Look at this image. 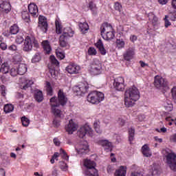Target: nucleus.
Here are the masks:
<instances>
[{"label":"nucleus","instance_id":"c03bdc74","mask_svg":"<svg viewBox=\"0 0 176 176\" xmlns=\"http://www.w3.org/2000/svg\"><path fill=\"white\" fill-rule=\"evenodd\" d=\"M21 122L24 127H28V126L30 125V120L27 118L25 116H23L21 118Z\"/></svg>","mask_w":176,"mask_h":176},{"label":"nucleus","instance_id":"4be33fe9","mask_svg":"<svg viewBox=\"0 0 176 176\" xmlns=\"http://www.w3.org/2000/svg\"><path fill=\"white\" fill-rule=\"evenodd\" d=\"M96 46L98 49L102 56H105V54H107V50H105V47H104V43H102V41H101V39H99L96 42Z\"/></svg>","mask_w":176,"mask_h":176},{"label":"nucleus","instance_id":"2f4dec72","mask_svg":"<svg viewBox=\"0 0 176 176\" xmlns=\"http://www.w3.org/2000/svg\"><path fill=\"white\" fill-rule=\"evenodd\" d=\"M148 20L153 25H156V23H157V17L155 16V14L150 12L148 14Z\"/></svg>","mask_w":176,"mask_h":176},{"label":"nucleus","instance_id":"cd10ccee","mask_svg":"<svg viewBox=\"0 0 176 176\" xmlns=\"http://www.w3.org/2000/svg\"><path fill=\"white\" fill-rule=\"evenodd\" d=\"M42 45L45 53L49 54L52 52V47H50V44H49V41H44L42 42Z\"/></svg>","mask_w":176,"mask_h":176},{"label":"nucleus","instance_id":"09e8293b","mask_svg":"<svg viewBox=\"0 0 176 176\" xmlns=\"http://www.w3.org/2000/svg\"><path fill=\"white\" fill-rule=\"evenodd\" d=\"M88 54L89 56H96L97 54V50H96V48L91 47L88 49Z\"/></svg>","mask_w":176,"mask_h":176},{"label":"nucleus","instance_id":"774afa93","mask_svg":"<svg viewBox=\"0 0 176 176\" xmlns=\"http://www.w3.org/2000/svg\"><path fill=\"white\" fill-rule=\"evenodd\" d=\"M170 141L171 142H176V133L172 135L170 137Z\"/></svg>","mask_w":176,"mask_h":176},{"label":"nucleus","instance_id":"0eeeda50","mask_svg":"<svg viewBox=\"0 0 176 176\" xmlns=\"http://www.w3.org/2000/svg\"><path fill=\"white\" fill-rule=\"evenodd\" d=\"M50 105L51 106V111L55 118H61L63 116V111L58 107L59 104L57 103V97L54 96L50 100Z\"/></svg>","mask_w":176,"mask_h":176},{"label":"nucleus","instance_id":"f257e3e1","mask_svg":"<svg viewBox=\"0 0 176 176\" xmlns=\"http://www.w3.org/2000/svg\"><path fill=\"white\" fill-rule=\"evenodd\" d=\"M140 90L135 86L126 89L124 93V105L126 108H131L140 100Z\"/></svg>","mask_w":176,"mask_h":176},{"label":"nucleus","instance_id":"864d4df0","mask_svg":"<svg viewBox=\"0 0 176 176\" xmlns=\"http://www.w3.org/2000/svg\"><path fill=\"white\" fill-rule=\"evenodd\" d=\"M56 53L58 58H60V60H63V58H65V54H64V52L56 50Z\"/></svg>","mask_w":176,"mask_h":176},{"label":"nucleus","instance_id":"e2e57ef3","mask_svg":"<svg viewBox=\"0 0 176 176\" xmlns=\"http://www.w3.org/2000/svg\"><path fill=\"white\" fill-rule=\"evenodd\" d=\"M170 19L172 20V21H175L176 20V12L170 14Z\"/></svg>","mask_w":176,"mask_h":176},{"label":"nucleus","instance_id":"37998d69","mask_svg":"<svg viewBox=\"0 0 176 176\" xmlns=\"http://www.w3.org/2000/svg\"><path fill=\"white\" fill-rule=\"evenodd\" d=\"M90 10L93 12L94 14H97V6L94 2L91 1L89 4Z\"/></svg>","mask_w":176,"mask_h":176},{"label":"nucleus","instance_id":"dca6fc26","mask_svg":"<svg viewBox=\"0 0 176 176\" xmlns=\"http://www.w3.org/2000/svg\"><path fill=\"white\" fill-rule=\"evenodd\" d=\"M68 101V98H67V96L63 91V90H59L58 92V99L56 98V102L59 104V105H61L62 107H64L67 104V102Z\"/></svg>","mask_w":176,"mask_h":176},{"label":"nucleus","instance_id":"680f3d73","mask_svg":"<svg viewBox=\"0 0 176 176\" xmlns=\"http://www.w3.org/2000/svg\"><path fill=\"white\" fill-rule=\"evenodd\" d=\"M14 60L15 63H20V61H21V56H20V55L14 56Z\"/></svg>","mask_w":176,"mask_h":176},{"label":"nucleus","instance_id":"72a5a7b5","mask_svg":"<svg viewBox=\"0 0 176 176\" xmlns=\"http://www.w3.org/2000/svg\"><path fill=\"white\" fill-rule=\"evenodd\" d=\"M79 28L81 32H86V31L89 30V24L86 22L80 23H79Z\"/></svg>","mask_w":176,"mask_h":176},{"label":"nucleus","instance_id":"69168bd1","mask_svg":"<svg viewBox=\"0 0 176 176\" xmlns=\"http://www.w3.org/2000/svg\"><path fill=\"white\" fill-rule=\"evenodd\" d=\"M118 122L120 126H124V123H126V121L123 118H119Z\"/></svg>","mask_w":176,"mask_h":176},{"label":"nucleus","instance_id":"b1692460","mask_svg":"<svg viewBox=\"0 0 176 176\" xmlns=\"http://www.w3.org/2000/svg\"><path fill=\"white\" fill-rule=\"evenodd\" d=\"M142 152L146 157H151V156H152V152L151 151V148H149V146H148V144H144L142 147Z\"/></svg>","mask_w":176,"mask_h":176},{"label":"nucleus","instance_id":"4d7b16f0","mask_svg":"<svg viewBox=\"0 0 176 176\" xmlns=\"http://www.w3.org/2000/svg\"><path fill=\"white\" fill-rule=\"evenodd\" d=\"M168 17H170V14L168 16L166 15L165 18H164L166 28H168V27H170V25H171V22H169L168 19H167Z\"/></svg>","mask_w":176,"mask_h":176},{"label":"nucleus","instance_id":"6e6d98bb","mask_svg":"<svg viewBox=\"0 0 176 176\" xmlns=\"http://www.w3.org/2000/svg\"><path fill=\"white\" fill-rule=\"evenodd\" d=\"M24 42V38H23V36H17L16 38V43H18V45H21Z\"/></svg>","mask_w":176,"mask_h":176},{"label":"nucleus","instance_id":"bb28decb","mask_svg":"<svg viewBox=\"0 0 176 176\" xmlns=\"http://www.w3.org/2000/svg\"><path fill=\"white\" fill-rule=\"evenodd\" d=\"M127 168L126 166H120V170H116V176H126Z\"/></svg>","mask_w":176,"mask_h":176},{"label":"nucleus","instance_id":"9b49d317","mask_svg":"<svg viewBox=\"0 0 176 176\" xmlns=\"http://www.w3.org/2000/svg\"><path fill=\"white\" fill-rule=\"evenodd\" d=\"M102 67L98 59H94L91 63L89 71L92 75H100Z\"/></svg>","mask_w":176,"mask_h":176},{"label":"nucleus","instance_id":"7c9ffc66","mask_svg":"<svg viewBox=\"0 0 176 176\" xmlns=\"http://www.w3.org/2000/svg\"><path fill=\"white\" fill-rule=\"evenodd\" d=\"M99 144L102 146H104L105 149H109V148H112V143L108 140H100Z\"/></svg>","mask_w":176,"mask_h":176},{"label":"nucleus","instance_id":"79ce46f5","mask_svg":"<svg viewBox=\"0 0 176 176\" xmlns=\"http://www.w3.org/2000/svg\"><path fill=\"white\" fill-rule=\"evenodd\" d=\"M0 79L3 83H6L10 79L8 73H3L2 75H0Z\"/></svg>","mask_w":176,"mask_h":176},{"label":"nucleus","instance_id":"423d86ee","mask_svg":"<svg viewBox=\"0 0 176 176\" xmlns=\"http://www.w3.org/2000/svg\"><path fill=\"white\" fill-rule=\"evenodd\" d=\"M84 166L87 168L85 172V175L98 176V171L96 169V163L90 160L84 161Z\"/></svg>","mask_w":176,"mask_h":176},{"label":"nucleus","instance_id":"a18cd8bd","mask_svg":"<svg viewBox=\"0 0 176 176\" xmlns=\"http://www.w3.org/2000/svg\"><path fill=\"white\" fill-rule=\"evenodd\" d=\"M47 96H53V89H52V85L50 82H47Z\"/></svg>","mask_w":176,"mask_h":176},{"label":"nucleus","instance_id":"a211bd4d","mask_svg":"<svg viewBox=\"0 0 176 176\" xmlns=\"http://www.w3.org/2000/svg\"><path fill=\"white\" fill-rule=\"evenodd\" d=\"M0 8L6 13H9L12 10L10 3L8 0H0Z\"/></svg>","mask_w":176,"mask_h":176},{"label":"nucleus","instance_id":"bf43d9fd","mask_svg":"<svg viewBox=\"0 0 176 176\" xmlns=\"http://www.w3.org/2000/svg\"><path fill=\"white\" fill-rule=\"evenodd\" d=\"M156 131H157V133H167V128L163 126L162 128H161L160 129H157Z\"/></svg>","mask_w":176,"mask_h":176},{"label":"nucleus","instance_id":"f704fd0d","mask_svg":"<svg viewBox=\"0 0 176 176\" xmlns=\"http://www.w3.org/2000/svg\"><path fill=\"white\" fill-rule=\"evenodd\" d=\"M14 109V107H13L12 104H7L4 106V112H6V113H10V112H13Z\"/></svg>","mask_w":176,"mask_h":176},{"label":"nucleus","instance_id":"4c0bfd02","mask_svg":"<svg viewBox=\"0 0 176 176\" xmlns=\"http://www.w3.org/2000/svg\"><path fill=\"white\" fill-rule=\"evenodd\" d=\"M116 47L118 49H123L124 47V41L123 39H117L116 41Z\"/></svg>","mask_w":176,"mask_h":176},{"label":"nucleus","instance_id":"ddd939ff","mask_svg":"<svg viewBox=\"0 0 176 176\" xmlns=\"http://www.w3.org/2000/svg\"><path fill=\"white\" fill-rule=\"evenodd\" d=\"M65 69L70 75H76L80 72V66L75 63H70L66 67Z\"/></svg>","mask_w":176,"mask_h":176},{"label":"nucleus","instance_id":"a878e982","mask_svg":"<svg viewBox=\"0 0 176 176\" xmlns=\"http://www.w3.org/2000/svg\"><path fill=\"white\" fill-rule=\"evenodd\" d=\"M16 69H18L19 75H24L27 72V65L24 63H20L16 66Z\"/></svg>","mask_w":176,"mask_h":176},{"label":"nucleus","instance_id":"6e6552de","mask_svg":"<svg viewBox=\"0 0 176 176\" xmlns=\"http://www.w3.org/2000/svg\"><path fill=\"white\" fill-rule=\"evenodd\" d=\"M165 163L173 171H176V154L174 152L166 153Z\"/></svg>","mask_w":176,"mask_h":176},{"label":"nucleus","instance_id":"8fccbe9b","mask_svg":"<svg viewBox=\"0 0 176 176\" xmlns=\"http://www.w3.org/2000/svg\"><path fill=\"white\" fill-rule=\"evenodd\" d=\"M52 124L54 127H60V120H58V118L56 117L55 118H54L52 121Z\"/></svg>","mask_w":176,"mask_h":176},{"label":"nucleus","instance_id":"58836bf2","mask_svg":"<svg viewBox=\"0 0 176 176\" xmlns=\"http://www.w3.org/2000/svg\"><path fill=\"white\" fill-rule=\"evenodd\" d=\"M134 133H135V130L133 128L129 129V140L131 142L134 140Z\"/></svg>","mask_w":176,"mask_h":176},{"label":"nucleus","instance_id":"5fc2aeb1","mask_svg":"<svg viewBox=\"0 0 176 176\" xmlns=\"http://www.w3.org/2000/svg\"><path fill=\"white\" fill-rule=\"evenodd\" d=\"M50 60L51 63H52L54 65H60V63H58V60H57V59H56V57L54 56H51L50 57Z\"/></svg>","mask_w":176,"mask_h":176},{"label":"nucleus","instance_id":"de8ad7c7","mask_svg":"<svg viewBox=\"0 0 176 176\" xmlns=\"http://www.w3.org/2000/svg\"><path fill=\"white\" fill-rule=\"evenodd\" d=\"M41 60V54L39 53H36L34 57L32 59V63H38Z\"/></svg>","mask_w":176,"mask_h":176},{"label":"nucleus","instance_id":"ea45409f","mask_svg":"<svg viewBox=\"0 0 176 176\" xmlns=\"http://www.w3.org/2000/svg\"><path fill=\"white\" fill-rule=\"evenodd\" d=\"M164 107L166 111H168V112H171V111H173V104H170V101H166L164 104Z\"/></svg>","mask_w":176,"mask_h":176},{"label":"nucleus","instance_id":"4468645a","mask_svg":"<svg viewBox=\"0 0 176 176\" xmlns=\"http://www.w3.org/2000/svg\"><path fill=\"white\" fill-rule=\"evenodd\" d=\"M114 88L118 91H123L124 90V78L122 77H118L114 80L113 83Z\"/></svg>","mask_w":176,"mask_h":176},{"label":"nucleus","instance_id":"9d476101","mask_svg":"<svg viewBox=\"0 0 176 176\" xmlns=\"http://www.w3.org/2000/svg\"><path fill=\"white\" fill-rule=\"evenodd\" d=\"M93 133H94L93 129H91L89 124H86L78 130L77 135L79 138H85L87 134L88 135H90V137H93Z\"/></svg>","mask_w":176,"mask_h":176},{"label":"nucleus","instance_id":"aec40b11","mask_svg":"<svg viewBox=\"0 0 176 176\" xmlns=\"http://www.w3.org/2000/svg\"><path fill=\"white\" fill-rule=\"evenodd\" d=\"M20 83H22V89L26 90L28 87H30L32 85H34V81L28 80L25 77H22L20 78Z\"/></svg>","mask_w":176,"mask_h":176},{"label":"nucleus","instance_id":"13d9d810","mask_svg":"<svg viewBox=\"0 0 176 176\" xmlns=\"http://www.w3.org/2000/svg\"><path fill=\"white\" fill-rule=\"evenodd\" d=\"M0 91L3 97L6 96V87H5V85L0 86Z\"/></svg>","mask_w":176,"mask_h":176},{"label":"nucleus","instance_id":"393cba45","mask_svg":"<svg viewBox=\"0 0 176 176\" xmlns=\"http://www.w3.org/2000/svg\"><path fill=\"white\" fill-rule=\"evenodd\" d=\"M87 149H89V146L87 143H85V144H80L78 148H76V151H77L78 155H83V153H86Z\"/></svg>","mask_w":176,"mask_h":176},{"label":"nucleus","instance_id":"2eb2a0df","mask_svg":"<svg viewBox=\"0 0 176 176\" xmlns=\"http://www.w3.org/2000/svg\"><path fill=\"white\" fill-rule=\"evenodd\" d=\"M49 25L47 24V19L46 17L43 16H38V28L43 31V32H47V27Z\"/></svg>","mask_w":176,"mask_h":176},{"label":"nucleus","instance_id":"1a4fd4ad","mask_svg":"<svg viewBox=\"0 0 176 176\" xmlns=\"http://www.w3.org/2000/svg\"><path fill=\"white\" fill-rule=\"evenodd\" d=\"M154 86L158 90H163L164 89H167L168 82L166 78L157 75L154 77Z\"/></svg>","mask_w":176,"mask_h":176},{"label":"nucleus","instance_id":"e433bc0d","mask_svg":"<svg viewBox=\"0 0 176 176\" xmlns=\"http://www.w3.org/2000/svg\"><path fill=\"white\" fill-rule=\"evenodd\" d=\"M160 174V166L159 165L154 164L153 167L152 175H159Z\"/></svg>","mask_w":176,"mask_h":176},{"label":"nucleus","instance_id":"20e7f679","mask_svg":"<svg viewBox=\"0 0 176 176\" xmlns=\"http://www.w3.org/2000/svg\"><path fill=\"white\" fill-rule=\"evenodd\" d=\"M75 32L71 28L63 30V34L59 37V45L61 47H65L68 45V38L74 36Z\"/></svg>","mask_w":176,"mask_h":176},{"label":"nucleus","instance_id":"412c9836","mask_svg":"<svg viewBox=\"0 0 176 176\" xmlns=\"http://www.w3.org/2000/svg\"><path fill=\"white\" fill-rule=\"evenodd\" d=\"M134 54H135L134 52V48H129L124 54V60L130 61V60H132L134 57Z\"/></svg>","mask_w":176,"mask_h":176},{"label":"nucleus","instance_id":"603ef678","mask_svg":"<svg viewBox=\"0 0 176 176\" xmlns=\"http://www.w3.org/2000/svg\"><path fill=\"white\" fill-rule=\"evenodd\" d=\"M173 100L176 102V87H173L170 90Z\"/></svg>","mask_w":176,"mask_h":176},{"label":"nucleus","instance_id":"a19ab883","mask_svg":"<svg viewBox=\"0 0 176 176\" xmlns=\"http://www.w3.org/2000/svg\"><path fill=\"white\" fill-rule=\"evenodd\" d=\"M22 19L25 21V23H30V14L26 11L22 12Z\"/></svg>","mask_w":176,"mask_h":176},{"label":"nucleus","instance_id":"3c124183","mask_svg":"<svg viewBox=\"0 0 176 176\" xmlns=\"http://www.w3.org/2000/svg\"><path fill=\"white\" fill-rule=\"evenodd\" d=\"M59 166L60 168L63 170V171H67V170H68V166L64 162H59Z\"/></svg>","mask_w":176,"mask_h":176},{"label":"nucleus","instance_id":"5701e85b","mask_svg":"<svg viewBox=\"0 0 176 176\" xmlns=\"http://www.w3.org/2000/svg\"><path fill=\"white\" fill-rule=\"evenodd\" d=\"M55 25H56V32L58 34H63V31L67 29V28H63V25H61V21H60V19L58 18L56 19L55 21Z\"/></svg>","mask_w":176,"mask_h":176},{"label":"nucleus","instance_id":"c9c22d12","mask_svg":"<svg viewBox=\"0 0 176 176\" xmlns=\"http://www.w3.org/2000/svg\"><path fill=\"white\" fill-rule=\"evenodd\" d=\"M19 33V26L17 25H14L10 28V34L11 35H16V34Z\"/></svg>","mask_w":176,"mask_h":176},{"label":"nucleus","instance_id":"49530a36","mask_svg":"<svg viewBox=\"0 0 176 176\" xmlns=\"http://www.w3.org/2000/svg\"><path fill=\"white\" fill-rule=\"evenodd\" d=\"M10 74L11 75V76H17V75H19V71L17 69L16 66L12 67L10 71Z\"/></svg>","mask_w":176,"mask_h":176},{"label":"nucleus","instance_id":"39448f33","mask_svg":"<svg viewBox=\"0 0 176 176\" xmlns=\"http://www.w3.org/2000/svg\"><path fill=\"white\" fill-rule=\"evenodd\" d=\"M105 96L102 92L94 91L87 96V101L91 104H100L101 101H104Z\"/></svg>","mask_w":176,"mask_h":176},{"label":"nucleus","instance_id":"f3484780","mask_svg":"<svg viewBox=\"0 0 176 176\" xmlns=\"http://www.w3.org/2000/svg\"><path fill=\"white\" fill-rule=\"evenodd\" d=\"M65 130L68 134H73L74 131L78 130V124L75 123L74 120H70L68 124L65 126Z\"/></svg>","mask_w":176,"mask_h":176},{"label":"nucleus","instance_id":"6ab92c4d","mask_svg":"<svg viewBox=\"0 0 176 176\" xmlns=\"http://www.w3.org/2000/svg\"><path fill=\"white\" fill-rule=\"evenodd\" d=\"M28 12L33 17H38V16L39 15L38 6H36L35 3L29 4Z\"/></svg>","mask_w":176,"mask_h":176},{"label":"nucleus","instance_id":"f03ea898","mask_svg":"<svg viewBox=\"0 0 176 176\" xmlns=\"http://www.w3.org/2000/svg\"><path fill=\"white\" fill-rule=\"evenodd\" d=\"M100 34L104 41H112L115 38V31L112 25L108 23H104L100 28Z\"/></svg>","mask_w":176,"mask_h":176},{"label":"nucleus","instance_id":"052dcab7","mask_svg":"<svg viewBox=\"0 0 176 176\" xmlns=\"http://www.w3.org/2000/svg\"><path fill=\"white\" fill-rule=\"evenodd\" d=\"M115 9L116 10H118V12H121L122 10V5L119 3H115Z\"/></svg>","mask_w":176,"mask_h":176},{"label":"nucleus","instance_id":"7ed1b4c3","mask_svg":"<svg viewBox=\"0 0 176 176\" xmlns=\"http://www.w3.org/2000/svg\"><path fill=\"white\" fill-rule=\"evenodd\" d=\"M32 47L38 49L39 47V43L35 38V36L32 35H28L25 38L23 50L24 52H31Z\"/></svg>","mask_w":176,"mask_h":176},{"label":"nucleus","instance_id":"0e129e2a","mask_svg":"<svg viewBox=\"0 0 176 176\" xmlns=\"http://www.w3.org/2000/svg\"><path fill=\"white\" fill-rule=\"evenodd\" d=\"M54 145H56V146H60V144H61L60 142V140H58V138H54Z\"/></svg>","mask_w":176,"mask_h":176},{"label":"nucleus","instance_id":"473e14b6","mask_svg":"<svg viewBox=\"0 0 176 176\" xmlns=\"http://www.w3.org/2000/svg\"><path fill=\"white\" fill-rule=\"evenodd\" d=\"M1 74H8L9 73V65L8 63H3L0 66V73Z\"/></svg>","mask_w":176,"mask_h":176},{"label":"nucleus","instance_id":"c756f323","mask_svg":"<svg viewBox=\"0 0 176 176\" xmlns=\"http://www.w3.org/2000/svg\"><path fill=\"white\" fill-rule=\"evenodd\" d=\"M100 124V120H95L94 122V129L98 134H101V133H102V130H101Z\"/></svg>","mask_w":176,"mask_h":176},{"label":"nucleus","instance_id":"338daca9","mask_svg":"<svg viewBox=\"0 0 176 176\" xmlns=\"http://www.w3.org/2000/svg\"><path fill=\"white\" fill-rule=\"evenodd\" d=\"M157 1L160 5H167V3H168V0H157Z\"/></svg>","mask_w":176,"mask_h":176},{"label":"nucleus","instance_id":"f8f14e48","mask_svg":"<svg viewBox=\"0 0 176 176\" xmlns=\"http://www.w3.org/2000/svg\"><path fill=\"white\" fill-rule=\"evenodd\" d=\"M89 90V84L87 82H82L79 85L74 87V91L76 93L77 96H83Z\"/></svg>","mask_w":176,"mask_h":176},{"label":"nucleus","instance_id":"c85d7f7f","mask_svg":"<svg viewBox=\"0 0 176 176\" xmlns=\"http://www.w3.org/2000/svg\"><path fill=\"white\" fill-rule=\"evenodd\" d=\"M34 98L38 102H42L43 101V94L41 91H36L34 93Z\"/></svg>","mask_w":176,"mask_h":176}]
</instances>
